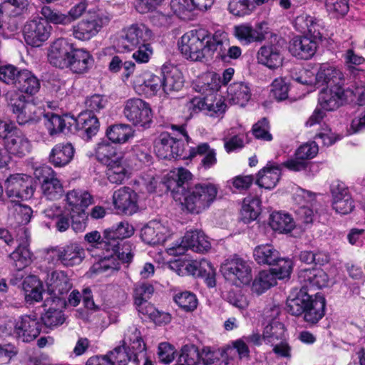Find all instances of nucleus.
I'll return each mask as SVG.
<instances>
[{"instance_id":"obj_54","label":"nucleus","mask_w":365,"mask_h":365,"mask_svg":"<svg viewBox=\"0 0 365 365\" xmlns=\"http://www.w3.org/2000/svg\"><path fill=\"white\" fill-rule=\"evenodd\" d=\"M44 125L50 135L62 132L66 127L65 120L60 115L53 113H43Z\"/></svg>"},{"instance_id":"obj_10","label":"nucleus","mask_w":365,"mask_h":365,"mask_svg":"<svg viewBox=\"0 0 365 365\" xmlns=\"http://www.w3.org/2000/svg\"><path fill=\"white\" fill-rule=\"evenodd\" d=\"M123 115L133 125L143 128H150L153 122L150 105L138 98H130L125 102Z\"/></svg>"},{"instance_id":"obj_40","label":"nucleus","mask_w":365,"mask_h":365,"mask_svg":"<svg viewBox=\"0 0 365 365\" xmlns=\"http://www.w3.org/2000/svg\"><path fill=\"white\" fill-rule=\"evenodd\" d=\"M227 96L231 103L242 107L250 99L251 90L247 83L235 82L227 88Z\"/></svg>"},{"instance_id":"obj_53","label":"nucleus","mask_w":365,"mask_h":365,"mask_svg":"<svg viewBox=\"0 0 365 365\" xmlns=\"http://www.w3.org/2000/svg\"><path fill=\"white\" fill-rule=\"evenodd\" d=\"M106 175L112 183L121 184L127 178V170L122 163V158L106 165Z\"/></svg>"},{"instance_id":"obj_51","label":"nucleus","mask_w":365,"mask_h":365,"mask_svg":"<svg viewBox=\"0 0 365 365\" xmlns=\"http://www.w3.org/2000/svg\"><path fill=\"white\" fill-rule=\"evenodd\" d=\"M51 303V305L53 304L54 307H51L41 317L45 326L49 328L63 324L66 319L61 310L63 307H59L57 303Z\"/></svg>"},{"instance_id":"obj_14","label":"nucleus","mask_w":365,"mask_h":365,"mask_svg":"<svg viewBox=\"0 0 365 365\" xmlns=\"http://www.w3.org/2000/svg\"><path fill=\"white\" fill-rule=\"evenodd\" d=\"M51 26L43 18L28 21L24 26L23 34L27 44L38 47L48 40Z\"/></svg>"},{"instance_id":"obj_6","label":"nucleus","mask_w":365,"mask_h":365,"mask_svg":"<svg viewBox=\"0 0 365 365\" xmlns=\"http://www.w3.org/2000/svg\"><path fill=\"white\" fill-rule=\"evenodd\" d=\"M255 261L259 264L275 266L271 270L277 272L281 278L288 277L292 269L289 259L280 257L279 252L269 244L261 245L254 250Z\"/></svg>"},{"instance_id":"obj_15","label":"nucleus","mask_w":365,"mask_h":365,"mask_svg":"<svg viewBox=\"0 0 365 365\" xmlns=\"http://www.w3.org/2000/svg\"><path fill=\"white\" fill-rule=\"evenodd\" d=\"M123 346H128L129 349L133 351V362L135 365H153L152 361L147 356L145 344L142 338L141 333L135 325L129 327L124 334Z\"/></svg>"},{"instance_id":"obj_23","label":"nucleus","mask_w":365,"mask_h":365,"mask_svg":"<svg viewBox=\"0 0 365 365\" xmlns=\"http://www.w3.org/2000/svg\"><path fill=\"white\" fill-rule=\"evenodd\" d=\"M133 85L138 93L153 96L162 89L161 72L159 75L144 72L135 76Z\"/></svg>"},{"instance_id":"obj_56","label":"nucleus","mask_w":365,"mask_h":365,"mask_svg":"<svg viewBox=\"0 0 365 365\" xmlns=\"http://www.w3.org/2000/svg\"><path fill=\"white\" fill-rule=\"evenodd\" d=\"M37 110L41 113V109H37L34 104L31 103H28L19 111L14 113L18 123L19 125H25L29 122L37 120L38 118L36 115Z\"/></svg>"},{"instance_id":"obj_39","label":"nucleus","mask_w":365,"mask_h":365,"mask_svg":"<svg viewBox=\"0 0 365 365\" xmlns=\"http://www.w3.org/2000/svg\"><path fill=\"white\" fill-rule=\"evenodd\" d=\"M192 178L191 173L183 168L173 170L168 174L165 184L172 192H180L185 190L184 185Z\"/></svg>"},{"instance_id":"obj_62","label":"nucleus","mask_w":365,"mask_h":365,"mask_svg":"<svg viewBox=\"0 0 365 365\" xmlns=\"http://www.w3.org/2000/svg\"><path fill=\"white\" fill-rule=\"evenodd\" d=\"M227 9L230 14L236 16H243L251 11L249 0H230Z\"/></svg>"},{"instance_id":"obj_47","label":"nucleus","mask_w":365,"mask_h":365,"mask_svg":"<svg viewBox=\"0 0 365 365\" xmlns=\"http://www.w3.org/2000/svg\"><path fill=\"white\" fill-rule=\"evenodd\" d=\"M269 225L274 230L283 233L291 232L295 227V223L290 215L275 212L270 215Z\"/></svg>"},{"instance_id":"obj_48","label":"nucleus","mask_w":365,"mask_h":365,"mask_svg":"<svg viewBox=\"0 0 365 365\" xmlns=\"http://www.w3.org/2000/svg\"><path fill=\"white\" fill-rule=\"evenodd\" d=\"M96 155L98 160L106 165L122 158L121 154L118 153L116 148L108 142H101L98 144Z\"/></svg>"},{"instance_id":"obj_3","label":"nucleus","mask_w":365,"mask_h":365,"mask_svg":"<svg viewBox=\"0 0 365 365\" xmlns=\"http://www.w3.org/2000/svg\"><path fill=\"white\" fill-rule=\"evenodd\" d=\"M48 58L54 66L67 68L78 74L88 72L93 63V58L88 51L74 48L73 43L63 38L53 42Z\"/></svg>"},{"instance_id":"obj_24","label":"nucleus","mask_w":365,"mask_h":365,"mask_svg":"<svg viewBox=\"0 0 365 365\" xmlns=\"http://www.w3.org/2000/svg\"><path fill=\"white\" fill-rule=\"evenodd\" d=\"M73 121L79 135L86 140L95 135L100 126L98 118L91 112L81 113Z\"/></svg>"},{"instance_id":"obj_64","label":"nucleus","mask_w":365,"mask_h":365,"mask_svg":"<svg viewBox=\"0 0 365 365\" xmlns=\"http://www.w3.org/2000/svg\"><path fill=\"white\" fill-rule=\"evenodd\" d=\"M106 98L101 95L95 94L86 101V106L88 108L86 112L91 113H100L101 110L104 109L107 105Z\"/></svg>"},{"instance_id":"obj_44","label":"nucleus","mask_w":365,"mask_h":365,"mask_svg":"<svg viewBox=\"0 0 365 365\" xmlns=\"http://www.w3.org/2000/svg\"><path fill=\"white\" fill-rule=\"evenodd\" d=\"M325 304V299L322 295L316 294L314 299L311 295L306 311L302 314L304 320L312 324L317 322L324 315Z\"/></svg>"},{"instance_id":"obj_31","label":"nucleus","mask_w":365,"mask_h":365,"mask_svg":"<svg viewBox=\"0 0 365 365\" xmlns=\"http://www.w3.org/2000/svg\"><path fill=\"white\" fill-rule=\"evenodd\" d=\"M66 202L71 212L81 213L83 216L85 209L92 203L93 198L87 191L73 190L66 194Z\"/></svg>"},{"instance_id":"obj_18","label":"nucleus","mask_w":365,"mask_h":365,"mask_svg":"<svg viewBox=\"0 0 365 365\" xmlns=\"http://www.w3.org/2000/svg\"><path fill=\"white\" fill-rule=\"evenodd\" d=\"M29 234L25 227L19 229L16 240L17 248L9 255L11 263L17 270H21L31 262V253L28 248Z\"/></svg>"},{"instance_id":"obj_27","label":"nucleus","mask_w":365,"mask_h":365,"mask_svg":"<svg viewBox=\"0 0 365 365\" xmlns=\"http://www.w3.org/2000/svg\"><path fill=\"white\" fill-rule=\"evenodd\" d=\"M317 43L306 36H297L289 43L290 53L301 59H309L315 53Z\"/></svg>"},{"instance_id":"obj_17","label":"nucleus","mask_w":365,"mask_h":365,"mask_svg":"<svg viewBox=\"0 0 365 365\" xmlns=\"http://www.w3.org/2000/svg\"><path fill=\"white\" fill-rule=\"evenodd\" d=\"M184 145L180 139L172 137L168 133H161L155 142V152L161 159L171 160L181 157Z\"/></svg>"},{"instance_id":"obj_37","label":"nucleus","mask_w":365,"mask_h":365,"mask_svg":"<svg viewBox=\"0 0 365 365\" xmlns=\"http://www.w3.org/2000/svg\"><path fill=\"white\" fill-rule=\"evenodd\" d=\"M311 299V294L307 291L301 288L297 292L292 293L287 300V309L294 316H300L305 312Z\"/></svg>"},{"instance_id":"obj_42","label":"nucleus","mask_w":365,"mask_h":365,"mask_svg":"<svg viewBox=\"0 0 365 365\" xmlns=\"http://www.w3.org/2000/svg\"><path fill=\"white\" fill-rule=\"evenodd\" d=\"M61 264L73 267L81 264L85 257L84 250L77 243H70L60 247Z\"/></svg>"},{"instance_id":"obj_29","label":"nucleus","mask_w":365,"mask_h":365,"mask_svg":"<svg viewBox=\"0 0 365 365\" xmlns=\"http://www.w3.org/2000/svg\"><path fill=\"white\" fill-rule=\"evenodd\" d=\"M281 165L269 163L266 167L259 171L256 183L265 189L274 188L279 180L281 175Z\"/></svg>"},{"instance_id":"obj_61","label":"nucleus","mask_w":365,"mask_h":365,"mask_svg":"<svg viewBox=\"0 0 365 365\" xmlns=\"http://www.w3.org/2000/svg\"><path fill=\"white\" fill-rule=\"evenodd\" d=\"M289 86L284 78H276L272 83L271 94L277 101H281L288 97Z\"/></svg>"},{"instance_id":"obj_4","label":"nucleus","mask_w":365,"mask_h":365,"mask_svg":"<svg viewBox=\"0 0 365 365\" xmlns=\"http://www.w3.org/2000/svg\"><path fill=\"white\" fill-rule=\"evenodd\" d=\"M153 33L145 24H134L128 28L118 39L117 46L121 52L133 51V58L138 63H148L153 53L148 43Z\"/></svg>"},{"instance_id":"obj_43","label":"nucleus","mask_w":365,"mask_h":365,"mask_svg":"<svg viewBox=\"0 0 365 365\" xmlns=\"http://www.w3.org/2000/svg\"><path fill=\"white\" fill-rule=\"evenodd\" d=\"M233 30L234 36L243 45L261 42L265 38L264 34L262 31L248 24L235 26Z\"/></svg>"},{"instance_id":"obj_12","label":"nucleus","mask_w":365,"mask_h":365,"mask_svg":"<svg viewBox=\"0 0 365 365\" xmlns=\"http://www.w3.org/2000/svg\"><path fill=\"white\" fill-rule=\"evenodd\" d=\"M210 248V243L200 230L187 231L180 244L169 248L170 255H180L188 249L195 252L203 253Z\"/></svg>"},{"instance_id":"obj_2","label":"nucleus","mask_w":365,"mask_h":365,"mask_svg":"<svg viewBox=\"0 0 365 365\" xmlns=\"http://www.w3.org/2000/svg\"><path fill=\"white\" fill-rule=\"evenodd\" d=\"M229 46V39L225 32L217 31L210 35L207 31L192 30L185 33L179 44L182 54L192 61H202L215 51L225 54V47Z\"/></svg>"},{"instance_id":"obj_16","label":"nucleus","mask_w":365,"mask_h":365,"mask_svg":"<svg viewBox=\"0 0 365 365\" xmlns=\"http://www.w3.org/2000/svg\"><path fill=\"white\" fill-rule=\"evenodd\" d=\"M34 173L39 180H42L41 190L45 197L49 200H56L63 195L62 184L55 177V173L51 167H41L37 168Z\"/></svg>"},{"instance_id":"obj_11","label":"nucleus","mask_w":365,"mask_h":365,"mask_svg":"<svg viewBox=\"0 0 365 365\" xmlns=\"http://www.w3.org/2000/svg\"><path fill=\"white\" fill-rule=\"evenodd\" d=\"M47 292L50 297L46 300L57 303L59 307L66 306V295L72 288V284L67 274L63 271H54L48 275L46 279Z\"/></svg>"},{"instance_id":"obj_34","label":"nucleus","mask_w":365,"mask_h":365,"mask_svg":"<svg viewBox=\"0 0 365 365\" xmlns=\"http://www.w3.org/2000/svg\"><path fill=\"white\" fill-rule=\"evenodd\" d=\"M332 206L336 212L346 215L353 210L354 201L346 188L338 186L332 190Z\"/></svg>"},{"instance_id":"obj_21","label":"nucleus","mask_w":365,"mask_h":365,"mask_svg":"<svg viewBox=\"0 0 365 365\" xmlns=\"http://www.w3.org/2000/svg\"><path fill=\"white\" fill-rule=\"evenodd\" d=\"M114 207L118 213L132 215L138 210V195L130 187H122L113 195Z\"/></svg>"},{"instance_id":"obj_36","label":"nucleus","mask_w":365,"mask_h":365,"mask_svg":"<svg viewBox=\"0 0 365 365\" xmlns=\"http://www.w3.org/2000/svg\"><path fill=\"white\" fill-rule=\"evenodd\" d=\"M257 60L271 69L277 68L282 63L280 50L276 45L262 46L257 52Z\"/></svg>"},{"instance_id":"obj_35","label":"nucleus","mask_w":365,"mask_h":365,"mask_svg":"<svg viewBox=\"0 0 365 365\" xmlns=\"http://www.w3.org/2000/svg\"><path fill=\"white\" fill-rule=\"evenodd\" d=\"M191 269V275L202 277L208 287L215 286V269L211 263L205 259L200 260H193L192 264H188Z\"/></svg>"},{"instance_id":"obj_60","label":"nucleus","mask_w":365,"mask_h":365,"mask_svg":"<svg viewBox=\"0 0 365 365\" xmlns=\"http://www.w3.org/2000/svg\"><path fill=\"white\" fill-rule=\"evenodd\" d=\"M327 11L336 16H345L349 10V0H326Z\"/></svg>"},{"instance_id":"obj_5","label":"nucleus","mask_w":365,"mask_h":365,"mask_svg":"<svg viewBox=\"0 0 365 365\" xmlns=\"http://www.w3.org/2000/svg\"><path fill=\"white\" fill-rule=\"evenodd\" d=\"M0 143L11 155L23 158L30 153L31 143L28 138L11 123H0Z\"/></svg>"},{"instance_id":"obj_52","label":"nucleus","mask_w":365,"mask_h":365,"mask_svg":"<svg viewBox=\"0 0 365 365\" xmlns=\"http://www.w3.org/2000/svg\"><path fill=\"white\" fill-rule=\"evenodd\" d=\"M284 327L282 323L273 321L265 327L262 339L266 344L274 345L284 336Z\"/></svg>"},{"instance_id":"obj_59","label":"nucleus","mask_w":365,"mask_h":365,"mask_svg":"<svg viewBox=\"0 0 365 365\" xmlns=\"http://www.w3.org/2000/svg\"><path fill=\"white\" fill-rule=\"evenodd\" d=\"M154 292L152 284L146 282L138 283L135 285L133 297L135 303L148 301Z\"/></svg>"},{"instance_id":"obj_9","label":"nucleus","mask_w":365,"mask_h":365,"mask_svg":"<svg viewBox=\"0 0 365 365\" xmlns=\"http://www.w3.org/2000/svg\"><path fill=\"white\" fill-rule=\"evenodd\" d=\"M217 187L212 184H197L185 197V205L190 212L199 213L208 207L215 200Z\"/></svg>"},{"instance_id":"obj_8","label":"nucleus","mask_w":365,"mask_h":365,"mask_svg":"<svg viewBox=\"0 0 365 365\" xmlns=\"http://www.w3.org/2000/svg\"><path fill=\"white\" fill-rule=\"evenodd\" d=\"M220 271L226 280L236 286L247 284L252 279V269L249 263L236 255L227 259Z\"/></svg>"},{"instance_id":"obj_13","label":"nucleus","mask_w":365,"mask_h":365,"mask_svg":"<svg viewBox=\"0 0 365 365\" xmlns=\"http://www.w3.org/2000/svg\"><path fill=\"white\" fill-rule=\"evenodd\" d=\"M5 186L9 197L18 200L30 199L34 192L32 178L24 174L11 175L6 180Z\"/></svg>"},{"instance_id":"obj_63","label":"nucleus","mask_w":365,"mask_h":365,"mask_svg":"<svg viewBox=\"0 0 365 365\" xmlns=\"http://www.w3.org/2000/svg\"><path fill=\"white\" fill-rule=\"evenodd\" d=\"M269 125L267 118H263L256 123L252 127V133L257 139L270 141L272 139V135L269 132Z\"/></svg>"},{"instance_id":"obj_46","label":"nucleus","mask_w":365,"mask_h":365,"mask_svg":"<svg viewBox=\"0 0 365 365\" xmlns=\"http://www.w3.org/2000/svg\"><path fill=\"white\" fill-rule=\"evenodd\" d=\"M320 24L314 16L306 14L298 16L294 20V27L300 33H308L314 37L319 34Z\"/></svg>"},{"instance_id":"obj_33","label":"nucleus","mask_w":365,"mask_h":365,"mask_svg":"<svg viewBox=\"0 0 365 365\" xmlns=\"http://www.w3.org/2000/svg\"><path fill=\"white\" fill-rule=\"evenodd\" d=\"M343 96L342 86L323 88L319 95V104L324 110H333L340 106Z\"/></svg>"},{"instance_id":"obj_41","label":"nucleus","mask_w":365,"mask_h":365,"mask_svg":"<svg viewBox=\"0 0 365 365\" xmlns=\"http://www.w3.org/2000/svg\"><path fill=\"white\" fill-rule=\"evenodd\" d=\"M215 0H176L170 4L174 13L180 16L186 11H192L195 9L206 11L213 4Z\"/></svg>"},{"instance_id":"obj_19","label":"nucleus","mask_w":365,"mask_h":365,"mask_svg":"<svg viewBox=\"0 0 365 365\" xmlns=\"http://www.w3.org/2000/svg\"><path fill=\"white\" fill-rule=\"evenodd\" d=\"M318 151L319 148L316 142L304 143L297 149L294 157L284 162L282 165L295 172L304 170L307 167L308 160L314 158Z\"/></svg>"},{"instance_id":"obj_55","label":"nucleus","mask_w":365,"mask_h":365,"mask_svg":"<svg viewBox=\"0 0 365 365\" xmlns=\"http://www.w3.org/2000/svg\"><path fill=\"white\" fill-rule=\"evenodd\" d=\"M200 359L198 349L194 345H185L181 349L178 364L182 365H197Z\"/></svg>"},{"instance_id":"obj_26","label":"nucleus","mask_w":365,"mask_h":365,"mask_svg":"<svg viewBox=\"0 0 365 365\" xmlns=\"http://www.w3.org/2000/svg\"><path fill=\"white\" fill-rule=\"evenodd\" d=\"M168 235V230L160 222H149L141 230L140 237L148 245H159L164 242Z\"/></svg>"},{"instance_id":"obj_25","label":"nucleus","mask_w":365,"mask_h":365,"mask_svg":"<svg viewBox=\"0 0 365 365\" xmlns=\"http://www.w3.org/2000/svg\"><path fill=\"white\" fill-rule=\"evenodd\" d=\"M162 89L165 93L180 91L183 86L181 72L175 66L164 65L161 68Z\"/></svg>"},{"instance_id":"obj_49","label":"nucleus","mask_w":365,"mask_h":365,"mask_svg":"<svg viewBox=\"0 0 365 365\" xmlns=\"http://www.w3.org/2000/svg\"><path fill=\"white\" fill-rule=\"evenodd\" d=\"M108 139L113 143H123L133 136V129L128 124L113 125L106 131Z\"/></svg>"},{"instance_id":"obj_58","label":"nucleus","mask_w":365,"mask_h":365,"mask_svg":"<svg viewBox=\"0 0 365 365\" xmlns=\"http://www.w3.org/2000/svg\"><path fill=\"white\" fill-rule=\"evenodd\" d=\"M124 346H117L108 354L113 365H126L128 361H133V351L129 349L130 352H127Z\"/></svg>"},{"instance_id":"obj_50","label":"nucleus","mask_w":365,"mask_h":365,"mask_svg":"<svg viewBox=\"0 0 365 365\" xmlns=\"http://www.w3.org/2000/svg\"><path fill=\"white\" fill-rule=\"evenodd\" d=\"M260 204L261 201L258 197H249L244 200L241 214L245 223L257 218L261 212Z\"/></svg>"},{"instance_id":"obj_7","label":"nucleus","mask_w":365,"mask_h":365,"mask_svg":"<svg viewBox=\"0 0 365 365\" xmlns=\"http://www.w3.org/2000/svg\"><path fill=\"white\" fill-rule=\"evenodd\" d=\"M110 16L103 11L91 14L73 26V36L81 41H88L96 36L101 29L108 26Z\"/></svg>"},{"instance_id":"obj_22","label":"nucleus","mask_w":365,"mask_h":365,"mask_svg":"<svg viewBox=\"0 0 365 365\" xmlns=\"http://www.w3.org/2000/svg\"><path fill=\"white\" fill-rule=\"evenodd\" d=\"M298 279L302 288L307 291L311 289H322L327 286L329 277L320 268L301 269L298 272Z\"/></svg>"},{"instance_id":"obj_38","label":"nucleus","mask_w":365,"mask_h":365,"mask_svg":"<svg viewBox=\"0 0 365 365\" xmlns=\"http://www.w3.org/2000/svg\"><path fill=\"white\" fill-rule=\"evenodd\" d=\"M74 148L70 143H59L56 145L49 155V163L55 167H63L72 160Z\"/></svg>"},{"instance_id":"obj_20","label":"nucleus","mask_w":365,"mask_h":365,"mask_svg":"<svg viewBox=\"0 0 365 365\" xmlns=\"http://www.w3.org/2000/svg\"><path fill=\"white\" fill-rule=\"evenodd\" d=\"M41 324L34 315H24L15 321L14 333L24 342L35 339L41 332Z\"/></svg>"},{"instance_id":"obj_32","label":"nucleus","mask_w":365,"mask_h":365,"mask_svg":"<svg viewBox=\"0 0 365 365\" xmlns=\"http://www.w3.org/2000/svg\"><path fill=\"white\" fill-rule=\"evenodd\" d=\"M14 86L21 93L33 96L38 92L41 83L31 71L28 69H21L16 78Z\"/></svg>"},{"instance_id":"obj_1","label":"nucleus","mask_w":365,"mask_h":365,"mask_svg":"<svg viewBox=\"0 0 365 365\" xmlns=\"http://www.w3.org/2000/svg\"><path fill=\"white\" fill-rule=\"evenodd\" d=\"M133 227L126 221H122L111 228L104 231V250L106 255L93 267L98 272L107 271H118L120 267V262L129 263L131 262L133 245L129 242L123 241V239L133 235Z\"/></svg>"},{"instance_id":"obj_30","label":"nucleus","mask_w":365,"mask_h":365,"mask_svg":"<svg viewBox=\"0 0 365 365\" xmlns=\"http://www.w3.org/2000/svg\"><path fill=\"white\" fill-rule=\"evenodd\" d=\"M316 83L327 85V88L341 87L344 84L342 73L333 67L322 66L316 74Z\"/></svg>"},{"instance_id":"obj_45","label":"nucleus","mask_w":365,"mask_h":365,"mask_svg":"<svg viewBox=\"0 0 365 365\" xmlns=\"http://www.w3.org/2000/svg\"><path fill=\"white\" fill-rule=\"evenodd\" d=\"M277 279H282V278L278 276L277 272L272 270L261 271L252 282V290L258 295L262 294L270 287L274 286L277 284Z\"/></svg>"},{"instance_id":"obj_28","label":"nucleus","mask_w":365,"mask_h":365,"mask_svg":"<svg viewBox=\"0 0 365 365\" xmlns=\"http://www.w3.org/2000/svg\"><path fill=\"white\" fill-rule=\"evenodd\" d=\"M197 87L198 88V90L197 91L205 96L203 98H193L189 103H187V108L194 113L206 110L207 108V101H211L213 98L214 93L218 91V84L215 82H212V80H211V83L207 82L201 86L197 85Z\"/></svg>"},{"instance_id":"obj_57","label":"nucleus","mask_w":365,"mask_h":365,"mask_svg":"<svg viewBox=\"0 0 365 365\" xmlns=\"http://www.w3.org/2000/svg\"><path fill=\"white\" fill-rule=\"evenodd\" d=\"M174 300L179 307L186 312H192L197 306L196 296L190 292L186 291L177 294L174 297Z\"/></svg>"}]
</instances>
